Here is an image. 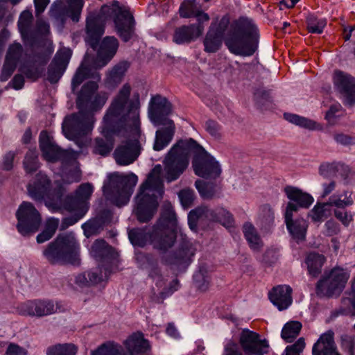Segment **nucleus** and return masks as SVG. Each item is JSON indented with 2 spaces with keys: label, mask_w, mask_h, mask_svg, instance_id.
<instances>
[{
  "label": "nucleus",
  "mask_w": 355,
  "mask_h": 355,
  "mask_svg": "<svg viewBox=\"0 0 355 355\" xmlns=\"http://www.w3.org/2000/svg\"><path fill=\"white\" fill-rule=\"evenodd\" d=\"M194 154L193 167L195 173L204 178H216L221 173L219 164L193 139L178 141L166 155L164 168L156 165L141 185L135 198L134 212L137 219L150 220L157 211L158 200L164 193L163 179L168 182L178 180L189 163V155Z\"/></svg>",
  "instance_id": "f257e3e1"
},
{
  "label": "nucleus",
  "mask_w": 355,
  "mask_h": 355,
  "mask_svg": "<svg viewBox=\"0 0 355 355\" xmlns=\"http://www.w3.org/2000/svg\"><path fill=\"white\" fill-rule=\"evenodd\" d=\"M101 68L96 62L89 66L88 58H85L72 79L73 91H75L85 79H93L84 85L78 96L76 103L79 110L78 113L67 116L62 123V131L65 137L75 141L80 147L85 145V137L91 132L94 127L95 120L93 112L101 109L107 99L105 94H96L98 82L101 78L97 70Z\"/></svg>",
  "instance_id": "f03ea898"
},
{
  "label": "nucleus",
  "mask_w": 355,
  "mask_h": 355,
  "mask_svg": "<svg viewBox=\"0 0 355 355\" xmlns=\"http://www.w3.org/2000/svg\"><path fill=\"white\" fill-rule=\"evenodd\" d=\"M131 86L124 84L114 97L103 118L101 132L105 137L96 138L93 152L102 156L109 154L113 148V140L110 137L113 134L121 135L122 129L126 130L128 125L130 131L137 135L139 133L140 106L139 96L133 94L130 97Z\"/></svg>",
  "instance_id": "7ed1b4c3"
},
{
  "label": "nucleus",
  "mask_w": 355,
  "mask_h": 355,
  "mask_svg": "<svg viewBox=\"0 0 355 355\" xmlns=\"http://www.w3.org/2000/svg\"><path fill=\"white\" fill-rule=\"evenodd\" d=\"M93 186L90 183H85L80 185L76 193V199L73 205L71 204L63 205L61 196L55 193L51 187V181L43 173H38L35 180L28 186V195L35 200H45V204L53 211L62 208L69 211H78V217L68 218L66 221L69 225L75 224L87 211V201L93 193Z\"/></svg>",
  "instance_id": "20e7f679"
},
{
  "label": "nucleus",
  "mask_w": 355,
  "mask_h": 355,
  "mask_svg": "<svg viewBox=\"0 0 355 355\" xmlns=\"http://www.w3.org/2000/svg\"><path fill=\"white\" fill-rule=\"evenodd\" d=\"M113 18L118 34L125 42L133 35L134 19L129 10L120 6L118 1L103 5L98 12L89 13L87 18L86 42L95 49L97 42L104 33L105 22Z\"/></svg>",
  "instance_id": "39448f33"
},
{
  "label": "nucleus",
  "mask_w": 355,
  "mask_h": 355,
  "mask_svg": "<svg viewBox=\"0 0 355 355\" xmlns=\"http://www.w3.org/2000/svg\"><path fill=\"white\" fill-rule=\"evenodd\" d=\"M259 37V31L254 22L251 19L241 18L230 25L225 44L235 55L250 56L257 49Z\"/></svg>",
  "instance_id": "423d86ee"
},
{
  "label": "nucleus",
  "mask_w": 355,
  "mask_h": 355,
  "mask_svg": "<svg viewBox=\"0 0 355 355\" xmlns=\"http://www.w3.org/2000/svg\"><path fill=\"white\" fill-rule=\"evenodd\" d=\"M167 217L162 215L158 224L154 227L152 233H146L143 230H132L129 232V238L134 245L143 247L148 241L155 249L159 251H166L171 248L176 239V233L174 229L169 226L175 225V214L169 210Z\"/></svg>",
  "instance_id": "0eeeda50"
},
{
  "label": "nucleus",
  "mask_w": 355,
  "mask_h": 355,
  "mask_svg": "<svg viewBox=\"0 0 355 355\" xmlns=\"http://www.w3.org/2000/svg\"><path fill=\"white\" fill-rule=\"evenodd\" d=\"M172 106L167 99L161 96L151 98L148 114L156 125H164L156 131L153 149L159 151L166 148L172 141L175 133V125L167 116L171 112Z\"/></svg>",
  "instance_id": "6e6552de"
},
{
  "label": "nucleus",
  "mask_w": 355,
  "mask_h": 355,
  "mask_svg": "<svg viewBox=\"0 0 355 355\" xmlns=\"http://www.w3.org/2000/svg\"><path fill=\"white\" fill-rule=\"evenodd\" d=\"M79 250L80 246L73 236H59L44 250L43 255L51 263L67 261L77 264Z\"/></svg>",
  "instance_id": "1a4fd4ad"
},
{
  "label": "nucleus",
  "mask_w": 355,
  "mask_h": 355,
  "mask_svg": "<svg viewBox=\"0 0 355 355\" xmlns=\"http://www.w3.org/2000/svg\"><path fill=\"white\" fill-rule=\"evenodd\" d=\"M350 277V271L340 266L333 268L317 285L318 291L324 295H338L345 288Z\"/></svg>",
  "instance_id": "9d476101"
},
{
  "label": "nucleus",
  "mask_w": 355,
  "mask_h": 355,
  "mask_svg": "<svg viewBox=\"0 0 355 355\" xmlns=\"http://www.w3.org/2000/svg\"><path fill=\"white\" fill-rule=\"evenodd\" d=\"M140 134V123H139V133L135 135L131 131L130 126L126 125V130L122 129L121 135H128L132 138L125 143L116 148L114 153V157L116 162L121 166H125L132 164L139 154L140 147L137 140Z\"/></svg>",
  "instance_id": "9b49d317"
},
{
  "label": "nucleus",
  "mask_w": 355,
  "mask_h": 355,
  "mask_svg": "<svg viewBox=\"0 0 355 355\" xmlns=\"http://www.w3.org/2000/svg\"><path fill=\"white\" fill-rule=\"evenodd\" d=\"M17 230L24 236L34 233L41 224V216L35 207L28 202H23L16 214Z\"/></svg>",
  "instance_id": "f8f14e48"
},
{
  "label": "nucleus",
  "mask_w": 355,
  "mask_h": 355,
  "mask_svg": "<svg viewBox=\"0 0 355 355\" xmlns=\"http://www.w3.org/2000/svg\"><path fill=\"white\" fill-rule=\"evenodd\" d=\"M204 219L218 221L227 227H231L234 222L232 215L223 208L212 211L205 207H201L189 214L188 223L190 228L194 230L196 227L197 222Z\"/></svg>",
  "instance_id": "ddd939ff"
},
{
  "label": "nucleus",
  "mask_w": 355,
  "mask_h": 355,
  "mask_svg": "<svg viewBox=\"0 0 355 355\" xmlns=\"http://www.w3.org/2000/svg\"><path fill=\"white\" fill-rule=\"evenodd\" d=\"M58 309L57 303L49 300L35 299L20 303L16 307L18 314L24 316L42 318L54 314Z\"/></svg>",
  "instance_id": "4468645a"
},
{
  "label": "nucleus",
  "mask_w": 355,
  "mask_h": 355,
  "mask_svg": "<svg viewBox=\"0 0 355 355\" xmlns=\"http://www.w3.org/2000/svg\"><path fill=\"white\" fill-rule=\"evenodd\" d=\"M40 147L44 158L49 162L61 160L62 162H69L76 159L74 152L59 148L46 131H42L40 133Z\"/></svg>",
  "instance_id": "2eb2a0df"
},
{
  "label": "nucleus",
  "mask_w": 355,
  "mask_h": 355,
  "mask_svg": "<svg viewBox=\"0 0 355 355\" xmlns=\"http://www.w3.org/2000/svg\"><path fill=\"white\" fill-rule=\"evenodd\" d=\"M239 344L245 355H265L268 353V342L261 339L259 334L248 329L242 330Z\"/></svg>",
  "instance_id": "dca6fc26"
},
{
  "label": "nucleus",
  "mask_w": 355,
  "mask_h": 355,
  "mask_svg": "<svg viewBox=\"0 0 355 355\" xmlns=\"http://www.w3.org/2000/svg\"><path fill=\"white\" fill-rule=\"evenodd\" d=\"M109 185H104L103 187L104 191L114 182L119 184L121 189L119 191V197L115 199V203L119 207L125 205L129 201L133 188L137 182V176L133 173L122 175L119 173H114L109 175Z\"/></svg>",
  "instance_id": "f3484780"
},
{
  "label": "nucleus",
  "mask_w": 355,
  "mask_h": 355,
  "mask_svg": "<svg viewBox=\"0 0 355 355\" xmlns=\"http://www.w3.org/2000/svg\"><path fill=\"white\" fill-rule=\"evenodd\" d=\"M335 89L338 92L345 104L352 105L355 103V78L340 71H336L333 76Z\"/></svg>",
  "instance_id": "a211bd4d"
},
{
  "label": "nucleus",
  "mask_w": 355,
  "mask_h": 355,
  "mask_svg": "<svg viewBox=\"0 0 355 355\" xmlns=\"http://www.w3.org/2000/svg\"><path fill=\"white\" fill-rule=\"evenodd\" d=\"M293 211H297V206L290 202L287 205L285 212V222L293 238L299 242L305 239L308 223L303 218L293 220L292 219Z\"/></svg>",
  "instance_id": "6ab92c4d"
},
{
  "label": "nucleus",
  "mask_w": 355,
  "mask_h": 355,
  "mask_svg": "<svg viewBox=\"0 0 355 355\" xmlns=\"http://www.w3.org/2000/svg\"><path fill=\"white\" fill-rule=\"evenodd\" d=\"M229 24L226 18H223L218 26L212 24L204 39L205 51L207 53H215L219 50L222 44V37Z\"/></svg>",
  "instance_id": "aec40b11"
},
{
  "label": "nucleus",
  "mask_w": 355,
  "mask_h": 355,
  "mask_svg": "<svg viewBox=\"0 0 355 355\" xmlns=\"http://www.w3.org/2000/svg\"><path fill=\"white\" fill-rule=\"evenodd\" d=\"M139 267L145 270L148 277L157 286L163 284V276L159 266V261L151 254H139L137 257Z\"/></svg>",
  "instance_id": "412c9836"
},
{
  "label": "nucleus",
  "mask_w": 355,
  "mask_h": 355,
  "mask_svg": "<svg viewBox=\"0 0 355 355\" xmlns=\"http://www.w3.org/2000/svg\"><path fill=\"white\" fill-rule=\"evenodd\" d=\"M203 31L204 26L200 24L182 26L175 30L173 40L178 44L189 43L199 37Z\"/></svg>",
  "instance_id": "4be33fe9"
},
{
  "label": "nucleus",
  "mask_w": 355,
  "mask_h": 355,
  "mask_svg": "<svg viewBox=\"0 0 355 355\" xmlns=\"http://www.w3.org/2000/svg\"><path fill=\"white\" fill-rule=\"evenodd\" d=\"M119 47V43L114 37H106L101 43L96 60L98 67H103L114 57Z\"/></svg>",
  "instance_id": "5701e85b"
},
{
  "label": "nucleus",
  "mask_w": 355,
  "mask_h": 355,
  "mask_svg": "<svg viewBox=\"0 0 355 355\" xmlns=\"http://www.w3.org/2000/svg\"><path fill=\"white\" fill-rule=\"evenodd\" d=\"M332 331L322 334L312 348L313 355H340L338 352Z\"/></svg>",
  "instance_id": "b1692460"
},
{
  "label": "nucleus",
  "mask_w": 355,
  "mask_h": 355,
  "mask_svg": "<svg viewBox=\"0 0 355 355\" xmlns=\"http://www.w3.org/2000/svg\"><path fill=\"white\" fill-rule=\"evenodd\" d=\"M130 355H148L150 347L141 333L130 336L123 343Z\"/></svg>",
  "instance_id": "393cba45"
},
{
  "label": "nucleus",
  "mask_w": 355,
  "mask_h": 355,
  "mask_svg": "<svg viewBox=\"0 0 355 355\" xmlns=\"http://www.w3.org/2000/svg\"><path fill=\"white\" fill-rule=\"evenodd\" d=\"M292 289L289 286L280 285L269 293L271 302L279 310L287 309L292 303Z\"/></svg>",
  "instance_id": "a878e982"
},
{
  "label": "nucleus",
  "mask_w": 355,
  "mask_h": 355,
  "mask_svg": "<svg viewBox=\"0 0 355 355\" xmlns=\"http://www.w3.org/2000/svg\"><path fill=\"white\" fill-rule=\"evenodd\" d=\"M22 47L20 44L14 43L10 45L7 53L5 63L0 76L2 81L7 80L12 75L15 69L17 60L20 57Z\"/></svg>",
  "instance_id": "bb28decb"
},
{
  "label": "nucleus",
  "mask_w": 355,
  "mask_h": 355,
  "mask_svg": "<svg viewBox=\"0 0 355 355\" xmlns=\"http://www.w3.org/2000/svg\"><path fill=\"white\" fill-rule=\"evenodd\" d=\"M284 192L287 198L295 202L294 204L297 206V210L298 207L308 208L313 202V198L309 193L302 191L301 189L288 186L284 188Z\"/></svg>",
  "instance_id": "cd10ccee"
},
{
  "label": "nucleus",
  "mask_w": 355,
  "mask_h": 355,
  "mask_svg": "<svg viewBox=\"0 0 355 355\" xmlns=\"http://www.w3.org/2000/svg\"><path fill=\"white\" fill-rule=\"evenodd\" d=\"M180 15L184 18L195 17L200 24L209 20L207 13L196 8L194 0H186L180 8Z\"/></svg>",
  "instance_id": "c85d7f7f"
},
{
  "label": "nucleus",
  "mask_w": 355,
  "mask_h": 355,
  "mask_svg": "<svg viewBox=\"0 0 355 355\" xmlns=\"http://www.w3.org/2000/svg\"><path fill=\"white\" fill-rule=\"evenodd\" d=\"M67 3L66 6L60 8V13L69 17L73 21H78L84 6V0H67Z\"/></svg>",
  "instance_id": "c756f323"
},
{
  "label": "nucleus",
  "mask_w": 355,
  "mask_h": 355,
  "mask_svg": "<svg viewBox=\"0 0 355 355\" xmlns=\"http://www.w3.org/2000/svg\"><path fill=\"white\" fill-rule=\"evenodd\" d=\"M284 118L290 123L310 130H322L323 129V126L320 123L297 114H285Z\"/></svg>",
  "instance_id": "7c9ffc66"
},
{
  "label": "nucleus",
  "mask_w": 355,
  "mask_h": 355,
  "mask_svg": "<svg viewBox=\"0 0 355 355\" xmlns=\"http://www.w3.org/2000/svg\"><path fill=\"white\" fill-rule=\"evenodd\" d=\"M91 355H125L121 345L114 342H106L91 351Z\"/></svg>",
  "instance_id": "2f4dec72"
},
{
  "label": "nucleus",
  "mask_w": 355,
  "mask_h": 355,
  "mask_svg": "<svg viewBox=\"0 0 355 355\" xmlns=\"http://www.w3.org/2000/svg\"><path fill=\"white\" fill-rule=\"evenodd\" d=\"M243 231L250 248L254 250H259L262 246V242L254 227L250 223H245L243 225Z\"/></svg>",
  "instance_id": "473e14b6"
},
{
  "label": "nucleus",
  "mask_w": 355,
  "mask_h": 355,
  "mask_svg": "<svg viewBox=\"0 0 355 355\" xmlns=\"http://www.w3.org/2000/svg\"><path fill=\"white\" fill-rule=\"evenodd\" d=\"M324 261V256L316 253H310L306 261L309 274L313 277L317 276L320 272Z\"/></svg>",
  "instance_id": "72a5a7b5"
},
{
  "label": "nucleus",
  "mask_w": 355,
  "mask_h": 355,
  "mask_svg": "<svg viewBox=\"0 0 355 355\" xmlns=\"http://www.w3.org/2000/svg\"><path fill=\"white\" fill-rule=\"evenodd\" d=\"M331 208L327 203H317L309 213V216L314 222H320L331 215Z\"/></svg>",
  "instance_id": "f704fd0d"
},
{
  "label": "nucleus",
  "mask_w": 355,
  "mask_h": 355,
  "mask_svg": "<svg viewBox=\"0 0 355 355\" xmlns=\"http://www.w3.org/2000/svg\"><path fill=\"white\" fill-rule=\"evenodd\" d=\"M301 329L302 324L300 322H287L282 330V338L287 343H291L299 335Z\"/></svg>",
  "instance_id": "c9c22d12"
},
{
  "label": "nucleus",
  "mask_w": 355,
  "mask_h": 355,
  "mask_svg": "<svg viewBox=\"0 0 355 355\" xmlns=\"http://www.w3.org/2000/svg\"><path fill=\"white\" fill-rule=\"evenodd\" d=\"M78 347L71 343L58 344L49 347L48 355H76Z\"/></svg>",
  "instance_id": "e433bc0d"
},
{
  "label": "nucleus",
  "mask_w": 355,
  "mask_h": 355,
  "mask_svg": "<svg viewBox=\"0 0 355 355\" xmlns=\"http://www.w3.org/2000/svg\"><path fill=\"white\" fill-rule=\"evenodd\" d=\"M128 68L127 62H121L116 65L109 73L107 80L110 84L116 85L121 82Z\"/></svg>",
  "instance_id": "4c0bfd02"
},
{
  "label": "nucleus",
  "mask_w": 355,
  "mask_h": 355,
  "mask_svg": "<svg viewBox=\"0 0 355 355\" xmlns=\"http://www.w3.org/2000/svg\"><path fill=\"white\" fill-rule=\"evenodd\" d=\"M327 25L324 18H318L314 15H309L306 18V27L309 33L320 34Z\"/></svg>",
  "instance_id": "58836bf2"
},
{
  "label": "nucleus",
  "mask_w": 355,
  "mask_h": 355,
  "mask_svg": "<svg viewBox=\"0 0 355 355\" xmlns=\"http://www.w3.org/2000/svg\"><path fill=\"white\" fill-rule=\"evenodd\" d=\"M345 114L341 105L338 103H334L331 105L329 110L327 112L324 119L330 125H336L339 119Z\"/></svg>",
  "instance_id": "ea45409f"
},
{
  "label": "nucleus",
  "mask_w": 355,
  "mask_h": 355,
  "mask_svg": "<svg viewBox=\"0 0 355 355\" xmlns=\"http://www.w3.org/2000/svg\"><path fill=\"white\" fill-rule=\"evenodd\" d=\"M327 204L329 205V208L331 207H336L337 209H343L346 206H349L353 204V199L351 195L348 197L346 196V192H345V198L343 199L342 196L334 194L332 195Z\"/></svg>",
  "instance_id": "a19ab883"
},
{
  "label": "nucleus",
  "mask_w": 355,
  "mask_h": 355,
  "mask_svg": "<svg viewBox=\"0 0 355 355\" xmlns=\"http://www.w3.org/2000/svg\"><path fill=\"white\" fill-rule=\"evenodd\" d=\"M189 253L184 250L164 256L162 259V263L166 265L178 264L183 262L188 257Z\"/></svg>",
  "instance_id": "79ce46f5"
},
{
  "label": "nucleus",
  "mask_w": 355,
  "mask_h": 355,
  "mask_svg": "<svg viewBox=\"0 0 355 355\" xmlns=\"http://www.w3.org/2000/svg\"><path fill=\"white\" fill-rule=\"evenodd\" d=\"M24 169L27 173L35 171L39 167L37 155L35 150H30L24 161Z\"/></svg>",
  "instance_id": "37998d69"
},
{
  "label": "nucleus",
  "mask_w": 355,
  "mask_h": 355,
  "mask_svg": "<svg viewBox=\"0 0 355 355\" xmlns=\"http://www.w3.org/2000/svg\"><path fill=\"white\" fill-rule=\"evenodd\" d=\"M71 56V52L69 49H62L58 51L52 63L58 68L65 70Z\"/></svg>",
  "instance_id": "c03bdc74"
},
{
  "label": "nucleus",
  "mask_w": 355,
  "mask_h": 355,
  "mask_svg": "<svg viewBox=\"0 0 355 355\" xmlns=\"http://www.w3.org/2000/svg\"><path fill=\"white\" fill-rule=\"evenodd\" d=\"M340 165L336 162H324L320 164L319 167V174L324 178L334 176L338 171Z\"/></svg>",
  "instance_id": "a18cd8bd"
},
{
  "label": "nucleus",
  "mask_w": 355,
  "mask_h": 355,
  "mask_svg": "<svg viewBox=\"0 0 355 355\" xmlns=\"http://www.w3.org/2000/svg\"><path fill=\"white\" fill-rule=\"evenodd\" d=\"M196 187L204 198H211L215 193L214 185L206 183L202 180H197Z\"/></svg>",
  "instance_id": "49530a36"
},
{
  "label": "nucleus",
  "mask_w": 355,
  "mask_h": 355,
  "mask_svg": "<svg viewBox=\"0 0 355 355\" xmlns=\"http://www.w3.org/2000/svg\"><path fill=\"white\" fill-rule=\"evenodd\" d=\"M32 19L33 15L30 11L25 10L20 15L18 21V27L23 37L28 32Z\"/></svg>",
  "instance_id": "de8ad7c7"
},
{
  "label": "nucleus",
  "mask_w": 355,
  "mask_h": 355,
  "mask_svg": "<svg viewBox=\"0 0 355 355\" xmlns=\"http://www.w3.org/2000/svg\"><path fill=\"white\" fill-rule=\"evenodd\" d=\"M182 205L184 208L189 207L194 200V193L191 189H183L178 193Z\"/></svg>",
  "instance_id": "09e8293b"
},
{
  "label": "nucleus",
  "mask_w": 355,
  "mask_h": 355,
  "mask_svg": "<svg viewBox=\"0 0 355 355\" xmlns=\"http://www.w3.org/2000/svg\"><path fill=\"white\" fill-rule=\"evenodd\" d=\"M304 347V340L301 338L293 345L286 347L282 355H300Z\"/></svg>",
  "instance_id": "8fccbe9b"
},
{
  "label": "nucleus",
  "mask_w": 355,
  "mask_h": 355,
  "mask_svg": "<svg viewBox=\"0 0 355 355\" xmlns=\"http://www.w3.org/2000/svg\"><path fill=\"white\" fill-rule=\"evenodd\" d=\"M334 216L345 226H347L353 219L352 214L347 211L345 208L336 209L334 210Z\"/></svg>",
  "instance_id": "3c124183"
},
{
  "label": "nucleus",
  "mask_w": 355,
  "mask_h": 355,
  "mask_svg": "<svg viewBox=\"0 0 355 355\" xmlns=\"http://www.w3.org/2000/svg\"><path fill=\"white\" fill-rule=\"evenodd\" d=\"M64 69L58 68L51 63L49 67L47 79L51 83H57L62 76Z\"/></svg>",
  "instance_id": "603ef678"
},
{
  "label": "nucleus",
  "mask_w": 355,
  "mask_h": 355,
  "mask_svg": "<svg viewBox=\"0 0 355 355\" xmlns=\"http://www.w3.org/2000/svg\"><path fill=\"white\" fill-rule=\"evenodd\" d=\"M334 139L336 143L343 146L355 145V136L344 133H336L334 135Z\"/></svg>",
  "instance_id": "864d4df0"
},
{
  "label": "nucleus",
  "mask_w": 355,
  "mask_h": 355,
  "mask_svg": "<svg viewBox=\"0 0 355 355\" xmlns=\"http://www.w3.org/2000/svg\"><path fill=\"white\" fill-rule=\"evenodd\" d=\"M259 220L263 223L270 225L274 220V213L272 209L268 206H263L261 208V213L259 214Z\"/></svg>",
  "instance_id": "5fc2aeb1"
},
{
  "label": "nucleus",
  "mask_w": 355,
  "mask_h": 355,
  "mask_svg": "<svg viewBox=\"0 0 355 355\" xmlns=\"http://www.w3.org/2000/svg\"><path fill=\"white\" fill-rule=\"evenodd\" d=\"M342 347L349 355H355V338L349 336L342 338Z\"/></svg>",
  "instance_id": "6e6d98bb"
},
{
  "label": "nucleus",
  "mask_w": 355,
  "mask_h": 355,
  "mask_svg": "<svg viewBox=\"0 0 355 355\" xmlns=\"http://www.w3.org/2000/svg\"><path fill=\"white\" fill-rule=\"evenodd\" d=\"M205 128L207 131L213 137L217 138L220 136V126L214 121H208Z\"/></svg>",
  "instance_id": "4d7b16f0"
},
{
  "label": "nucleus",
  "mask_w": 355,
  "mask_h": 355,
  "mask_svg": "<svg viewBox=\"0 0 355 355\" xmlns=\"http://www.w3.org/2000/svg\"><path fill=\"white\" fill-rule=\"evenodd\" d=\"M223 355H243L236 343L230 340L225 346Z\"/></svg>",
  "instance_id": "13d9d810"
},
{
  "label": "nucleus",
  "mask_w": 355,
  "mask_h": 355,
  "mask_svg": "<svg viewBox=\"0 0 355 355\" xmlns=\"http://www.w3.org/2000/svg\"><path fill=\"white\" fill-rule=\"evenodd\" d=\"M107 243L103 240H96L92 246V252L95 256L101 255L107 248Z\"/></svg>",
  "instance_id": "bf43d9fd"
},
{
  "label": "nucleus",
  "mask_w": 355,
  "mask_h": 355,
  "mask_svg": "<svg viewBox=\"0 0 355 355\" xmlns=\"http://www.w3.org/2000/svg\"><path fill=\"white\" fill-rule=\"evenodd\" d=\"M59 225V220L55 218H49L46 220L44 230L51 234H55Z\"/></svg>",
  "instance_id": "052dcab7"
},
{
  "label": "nucleus",
  "mask_w": 355,
  "mask_h": 355,
  "mask_svg": "<svg viewBox=\"0 0 355 355\" xmlns=\"http://www.w3.org/2000/svg\"><path fill=\"white\" fill-rule=\"evenodd\" d=\"M83 229L87 237H89L96 232V224L95 221H89L83 225Z\"/></svg>",
  "instance_id": "680f3d73"
},
{
  "label": "nucleus",
  "mask_w": 355,
  "mask_h": 355,
  "mask_svg": "<svg viewBox=\"0 0 355 355\" xmlns=\"http://www.w3.org/2000/svg\"><path fill=\"white\" fill-rule=\"evenodd\" d=\"M7 355H26V352L19 346L10 344L6 351Z\"/></svg>",
  "instance_id": "e2e57ef3"
},
{
  "label": "nucleus",
  "mask_w": 355,
  "mask_h": 355,
  "mask_svg": "<svg viewBox=\"0 0 355 355\" xmlns=\"http://www.w3.org/2000/svg\"><path fill=\"white\" fill-rule=\"evenodd\" d=\"M336 182L335 181H330L329 182H324L322 184V197H326L329 196L330 193H331L336 189Z\"/></svg>",
  "instance_id": "0e129e2a"
},
{
  "label": "nucleus",
  "mask_w": 355,
  "mask_h": 355,
  "mask_svg": "<svg viewBox=\"0 0 355 355\" xmlns=\"http://www.w3.org/2000/svg\"><path fill=\"white\" fill-rule=\"evenodd\" d=\"M49 2V0H34L36 15H39L42 13Z\"/></svg>",
  "instance_id": "69168bd1"
},
{
  "label": "nucleus",
  "mask_w": 355,
  "mask_h": 355,
  "mask_svg": "<svg viewBox=\"0 0 355 355\" xmlns=\"http://www.w3.org/2000/svg\"><path fill=\"white\" fill-rule=\"evenodd\" d=\"M15 157V154L12 153H7L3 157V168L6 171H9L12 168V162Z\"/></svg>",
  "instance_id": "338daca9"
},
{
  "label": "nucleus",
  "mask_w": 355,
  "mask_h": 355,
  "mask_svg": "<svg viewBox=\"0 0 355 355\" xmlns=\"http://www.w3.org/2000/svg\"><path fill=\"white\" fill-rule=\"evenodd\" d=\"M24 79L21 75H16L12 80L13 88L16 89H21L24 86Z\"/></svg>",
  "instance_id": "774afa93"
}]
</instances>
